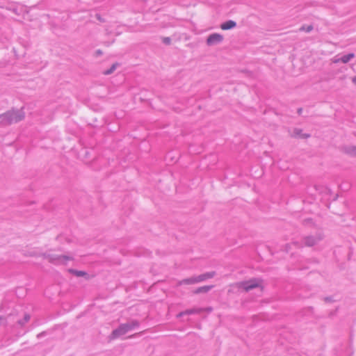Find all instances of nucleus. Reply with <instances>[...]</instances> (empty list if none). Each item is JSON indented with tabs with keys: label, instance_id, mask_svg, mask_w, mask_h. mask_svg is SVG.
Masks as SVG:
<instances>
[{
	"label": "nucleus",
	"instance_id": "obj_1",
	"mask_svg": "<svg viewBox=\"0 0 356 356\" xmlns=\"http://www.w3.org/2000/svg\"><path fill=\"white\" fill-rule=\"evenodd\" d=\"M137 325L138 323L136 322L120 325L118 329L113 331L111 334V339H113L126 334L129 330L133 329Z\"/></svg>",
	"mask_w": 356,
	"mask_h": 356
},
{
	"label": "nucleus",
	"instance_id": "obj_2",
	"mask_svg": "<svg viewBox=\"0 0 356 356\" xmlns=\"http://www.w3.org/2000/svg\"><path fill=\"white\" fill-rule=\"evenodd\" d=\"M20 118L14 111H8L0 115V124L5 125L19 121Z\"/></svg>",
	"mask_w": 356,
	"mask_h": 356
},
{
	"label": "nucleus",
	"instance_id": "obj_3",
	"mask_svg": "<svg viewBox=\"0 0 356 356\" xmlns=\"http://www.w3.org/2000/svg\"><path fill=\"white\" fill-rule=\"evenodd\" d=\"M261 284L262 282L260 280H251L240 282L237 284V286L239 289H241L245 291H248L257 287H261Z\"/></svg>",
	"mask_w": 356,
	"mask_h": 356
},
{
	"label": "nucleus",
	"instance_id": "obj_4",
	"mask_svg": "<svg viewBox=\"0 0 356 356\" xmlns=\"http://www.w3.org/2000/svg\"><path fill=\"white\" fill-rule=\"evenodd\" d=\"M213 276V273H209L202 275L196 277H191L189 279L184 280L181 282V284H195L197 282H200L203 280H205L207 279L211 278Z\"/></svg>",
	"mask_w": 356,
	"mask_h": 356
},
{
	"label": "nucleus",
	"instance_id": "obj_5",
	"mask_svg": "<svg viewBox=\"0 0 356 356\" xmlns=\"http://www.w3.org/2000/svg\"><path fill=\"white\" fill-rule=\"evenodd\" d=\"M222 39H223V37L220 34L213 33V34H211V35H209V37L207 38V42L209 45H212L216 43H218V42H221L222 40Z\"/></svg>",
	"mask_w": 356,
	"mask_h": 356
},
{
	"label": "nucleus",
	"instance_id": "obj_6",
	"mask_svg": "<svg viewBox=\"0 0 356 356\" xmlns=\"http://www.w3.org/2000/svg\"><path fill=\"white\" fill-rule=\"evenodd\" d=\"M236 26V22L232 20L225 22L220 25V28L222 30H229Z\"/></svg>",
	"mask_w": 356,
	"mask_h": 356
},
{
	"label": "nucleus",
	"instance_id": "obj_7",
	"mask_svg": "<svg viewBox=\"0 0 356 356\" xmlns=\"http://www.w3.org/2000/svg\"><path fill=\"white\" fill-rule=\"evenodd\" d=\"M212 288H213V286H201V287H199L197 289H195L194 291V293L197 294V293H207L210 289H211Z\"/></svg>",
	"mask_w": 356,
	"mask_h": 356
},
{
	"label": "nucleus",
	"instance_id": "obj_8",
	"mask_svg": "<svg viewBox=\"0 0 356 356\" xmlns=\"http://www.w3.org/2000/svg\"><path fill=\"white\" fill-rule=\"evenodd\" d=\"M355 55L354 54H348L347 55H345L343 56V57L341 58L340 60L343 63H348L350 59H352L353 58H354Z\"/></svg>",
	"mask_w": 356,
	"mask_h": 356
},
{
	"label": "nucleus",
	"instance_id": "obj_9",
	"mask_svg": "<svg viewBox=\"0 0 356 356\" xmlns=\"http://www.w3.org/2000/svg\"><path fill=\"white\" fill-rule=\"evenodd\" d=\"M346 153L352 156H356V147H349L346 150Z\"/></svg>",
	"mask_w": 356,
	"mask_h": 356
},
{
	"label": "nucleus",
	"instance_id": "obj_10",
	"mask_svg": "<svg viewBox=\"0 0 356 356\" xmlns=\"http://www.w3.org/2000/svg\"><path fill=\"white\" fill-rule=\"evenodd\" d=\"M116 68V65L113 64L110 70L104 72V74H111Z\"/></svg>",
	"mask_w": 356,
	"mask_h": 356
},
{
	"label": "nucleus",
	"instance_id": "obj_11",
	"mask_svg": "<svg viewBox=\"0 0 356 356\" xmlns=\"http://www.w3.org/2000/svg\"><path fill=\"white\" fill-rule=\"evenodd\" d=\"M85 274H86V273H85L84 272H83V271H77V272H76V275L77 276H83V275H84Z\"/></svg>",
	"mask_w": 356,
	"mask_h": 356
},
{
	"label": "nucleus",
	"instance_id": "obj_12",
	"mask_svg": "<svg viewBox=\"0 0 356 356\" xmlns=\"http://www.w3.org/2000/svg\"><path fill=\"white\" fill-rule=\"evenodd\" d=\"M163 42L166 44H170V39L169 38H163Z\"/></svg>",
	"mask_w": 356,
	"mask_h": 356
},
{
	"label": "nucleus",
	"instance_id": "obj_13",
	"mask_svg": "<svg viewBox=\"0 0 356 356\" xmlns=\"http://www.w3.org/2000/svg\"><path fill=\"white\" fill-rule=\"evenodd\" d=\"M198 312V311H197V310L192 309V310H188V311H186L185 313H186V314H193V313H195V312Z\"/></svg>",
	"mask_w": 356,
	"mask_h": 356
},
{
	"label": "nucleus",
	"instance_id": "obj_14",
	"mask_svg": "<svg viewBox=\"0 0 356 356\" xmlns=\"http://www.w3.org/2000/svg\"><path fill=\"white\" fill-rule=\"evenodd\" d=\"M314 243V241L312 239V241H309L308 245H312Z\"/></svg>",
	"mask_w": 356,
	"mask_h": 356
},
{
	"label": "nucleus",
	"instance_id": "obj_15",
	"mask_svg": "<svg viewBox=\"0 0 356 356\" xmlns=\"http://www.w3.org/2000/svg\"><path fill=\"white\" fill-rule=\"evenodd\" d=\"M312 29V26H309L307 28L306 31H310Z\"/></svg>",
	"mask_w": 356,
	"mask_h": 356
},
{
	"label": "nucleus",
	"instance_id": "obj_16",
	"mask_svg": "<svg viewBox=\"0 0 356 356\" xmlns=\"http://www.w3.org/2000/svg\"><path fill=\"white\" fill-rule=\"evenodd\" d=\"M353 82L356 84V76L353 79Z\"/></svg>",
	"mask_w": 356,
	"mask_h": 356
},
{
	"label": "nucleus",
	"instance_id": "obj_17",
	"mask_svg": "<svg viewBox=\"0 0 356 356\" xmlns=\"http://www.w3.org/2000/svg\"><path fill=\"white\" fill-rule=\"evenodd\" d=\"M25 318H26V321H28V320H29V319H30V316H27V317L26 316V317H25Z\"/></svg>",
	"mask_w": 356,
	"mask_h": 356
}]
</instances>
